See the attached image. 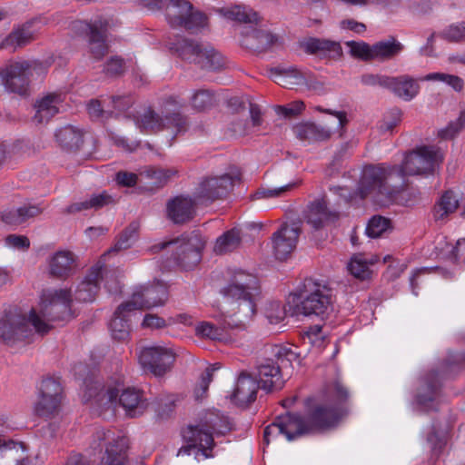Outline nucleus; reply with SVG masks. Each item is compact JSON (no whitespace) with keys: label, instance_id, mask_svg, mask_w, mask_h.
<instances>
[{"label":"nucleus","instance_id":"1","mask_svg":"<svg viewBox=\"0 0 465 465\" xmlns=\"http://www.w3.org/2000/svg\"><path fill=\"white\" fill-rule=\"evenodd\" d=\"M72 295L66 289L48 291L42 296L41 315L32 309L28 318L17 312H8L0 319V339L7 345L30 341L35 331L45 334L51 326L45 322H65L72 319Z\"/></svg>","mask_w":465,"mask_h":465},{"label":"nucleus","instance_id":"2","mask_svg":"<svg viewBox=\"0 0 465 465\" xmlns=\"http://www.w3.org/2000/svg\"><path fill=\"white\" fill-rule=\"evenodd\" d=\"M84 385L83 400L101 410L120 406L128 417L136 418L149 406L143 391L134 387L125 388L121 378L111 379L105 384L98 380H86Z\"/></svg>","mask_w":465,"mask_h":465},{"label":"nucleus","instance_id":"3","mask_svg":"<svg viewBox=\"0 0 465 465\" xmlns=\"http://www.w3.org/2000/svg\"><path fill=\"white\" fill-rule=\"evenodd\" d=\"M223 293L226 301L222 312L230 328L244 330L245 324L256 312V298L260 294V282L256 275L242 270L233 272Z\"/></svg>","mask_w":465,"mask_h":465},{"label":"nucleus","instance_id":"4","mask_svg":"<svg viewBox=\"0 0 465 465\" xmlns=\"http://www.w3.org/2000/svg\"><path fill=\"white\" fill-rule=\"evenodd\" d=\"M398 172H401L397 164L378 163L365 165L358 182L356 193L361 199L371 198L379 204L392 203L404 190L402 183L398 180Z\"/></svg>","mask_w":465,"mask_h":465},{"label":"nucleus","instance_id":"5","mask_svg":"<svg viewBox=\"0 0 465 465\" xmlns=\"http://www.w3.org/2000/svg\"><path fill=\"white\" fill-rule=\"evenodd\" d=\"M228 430L225 420L216 414L205 415L195 426H189L183 433L187 445L183 446L177 453L190 455L193 450L197 449L206 459L213 457L212 450L214 446L213 435H223Z\"/></svg>","mask_w":465,"mask_h":465},{"label":"nucleus","instance_id":"6","mask_svg":"<svg viewBox=\"0 0 465 465\" xmlns=\"http://www.w3.org/2000/svg\"><path fill=\"white\" fill-rule=\"evenodd\" d=\"M144 6L150 10L164 9L165 17L173 28H184L196 34L208 26L207 15L193 8L188 0H142Z\"/></svg>","mask_w":465,"mask_h":465},{"label":"nucleus","instance_id":"7","mask_svg":"<svg viewBox=\"0 0 465 465\" xmlns=\"http://www.w3.org/2000/svg\"><path fill=\"white\" fill-rule=\"evenodd\" d=\"M167 45L182 60L201 69L217 72L226 65L225 57L210 44L179 36L169 41Z\"/></svg>","mask_w":465,"mask_h":465},{"label":"nucleus","instance_id":"8","mask_svg":"<svg viewBox=\"0 0 465 465\" xmlns=\"http://www.w3.org/2000/svg\"><path fill=\"white\" fill-rule=\"evenodd\" d=\"M204 245L202 234L193 231L174 240L155 244L152 250L156 252L167 249L171 252L170 259L174 265L183 270H191L201 262Z\"/></svg>","mask_w":465,"mask_h":465},{"label":"nucleus","instance_id":"9","mask_svg":"<svg viewBox=\"0 0 465 465\" xmlns=\"http://www.w3.org/2000/svg\"><path fill=\"white\" fill-rule=\"evenodd\" d=\"M443 160V155L439 147L435 145L419 146L405 154L401 164L398 168V180L406 187V176L433 174L436 168Z\"/></svg>","mask_w":465,"mask_h":465},{"label":"nucleus","instance_id":"10","mask_svg":"<svg viewBox=\"0 0 465 465\" xmlns=\"http://www.w3.org/2000/svg\"><path fill=\"white\" fill-rule=\"evenodd\" d=\"M296 312L305 316L324 315L331 307V290L312 278H307L294 294Z\"/></svg>","mask_w":465,"mask_h":465},{"label":"nucleus","instance_id":"11","mask_svg":"<svg viewBox=\"0 0 465 465\" xmlns=\"http://www.w3.org/2000/svg\"><path fill=\"white\" fill-rule=\"evenodd\" d=\"M110 430L103 429L98 430L94 434V443L97 447H101L102 441H108L105 446V451L101 458L99 465H124L126 460V451L128 449L129 440L124 436L111 437ZM65 465H93L91 461L80 453L71 454Z\"/></svg>","mask_w":465,"mask_h":465},{"label":"nucleus","instance_id":"12","mask_svg":"<svg viewBox=\"0 0 465 465\" xmlns=\"http://www.w3.org/2000/svg\"><path fill=\"white\" fill-rule=\"evenodd\" d=\"M347 413L343 407L327 403L307 404L304 414L310 434L322 432L335 427L341 417Z\"/></svg>","mask_w":465,"mask_h":465},{"label":"nucleus","instance_id":"13","mask_svg":"<svg viewBox=\"0 0 465 465\" xmlns=\"http://www.w3.org/2000/svg\"><path fill=\"white\" fill-rule=\"evenodd\" d=\"M239 180V174L223 173L219 176H206L199 183L193 195L199 203L208 205L226 196L232 189L234 183Z\"/></svg>","mask_w":465,"mask_h":465},{"label":"nucleus","instance_id":"14","mask_svg":"<svg viewBox=\"0 0 465 465\" xmlns=\"http://www.w3.org/2000/svg\"><path fill=\"white\" fill-rule=\"evenodd\" d=\"M142 368L156 377H162L171 371L175 361V353L163 346L143 348L138 354Z\"/></svg>","mask_w":465,"mask_h":465},{"label":"nucleus","instance_id":"15","mask_svg":"<svg viewBox=\"0 0 465 465\" xmlns=\"http://www.w3.org/2000/svg\"><path fill=\"white\" fill-rule=\"evenodd\" d=\"M38 64L27 61L15 62L7 65L1 73L3 83L10 92L25 95L28 91L30 77Z\"/></svg>","mask_w":465,"mask_h":465},{"label":"nucleus","instance_id":"16","mask_svg":"<svg viewBox=\"0 0 465 465\" xmlns=\"http://www.w3.org/2000/svg\"><path fill=\"white\" fill-rule=\"evenodd\" d=\"M167 297V288L163 283L139 286L133 292L130 300L122 303L121 310L132 307L135 311H140L161 306L164 304Z\"/></svg>","mask_w":465,"mask_h":465},{"label":"nucleus","instance_id":"17","mask_svg":"<svg viewBox=\"0 0 465 465\" xmlns=\"http://www.w3.org/2000/svg\"><path fill=\"white\" fill-rule=\"evenodd\" d=\"M108 25V21L102 18L95 20L93 24L84 21H75L72 24L73 29L89 35L90 52L96 60H101L108 53L109 46L105 35Z\"/></svg>","mask_w":465,"mask_h":465},{"label":"nucleus","instance_id":"18","mask_svg":"<svg viewBox=\"0 0 465 465\" xmlns=\"http://www.w3.org/2000/svg\"><path fill=\"white\" fill-rule=\"evenodd\" d=\"M262 355L263 357L258 361L256 366L261 389L267 392L282 390L285 381L279 361L275 360L274 356L265 354L264 350Z\"/></svg>","mask_w":465,"mask_h":465},{"label":"nucleus","instance_id":"19","mask_svg":"<svg viewBox=\"0 0 465 465\" xmlns=\"http://www.w3.org/2000/svg\"><path fill=\"white\" fill-rule=\"evenodd\" d=\"M199 204L194 195L193 197L183 194L175 196L166 203L167 218L175 224L186 223L193 219Z\"/></svg>","mask_w":465,"mask_h":465},{"label":"nucleus","instance_id":"20","mask_svg":"<svg viewBox=\"0 0 465 465\" xmlns=\"http://www.w3.org/2000/svg\"><path fill=\"white\" fill-rule=\"evenodd\" d=\"M272 76H274V82L285 88H293L294 86L306 85L311 87L314 82V76L309 70L298 68L297 66L289 67H272L270 69Z\"/></svg>","mask_w":465,"mask_h":465},{"label":"nucleus","instance_id":"21","mask_svg":"<svg viewBox=\"0 0 465 465\" xmlns=\"http://www.w3.org/2000/svg\"><path fill=\"white\" fill-rule=\"evenodd\" d=\"M301 232L298 223L283 224L272 235L273 250L276 259L283 261L292 253Z\"/></svg>","mask_w":465,"mask_h":465},{"label":"nucleus","instance_id":"22","mask_svg":"<svg viewBox=\"0 0 465 465\" xmlns=\"http://www.w3.org/2000/svg\"><path fill=\"white\" fill-rule=\"evenodd\" d=\"M104 265L98 262L94 265L84 280L79 283L74 292L78 302H91L95 299L99 291V283L103 276Z\"/></svg>","mask_w":465,"mask_h":465},{"label":"nucleus","instance_id":"23","mask_svg":"<svg viewBox=\"0 0 465 465\" xmlns=\"http://www.w3.org/2000/svg\"><path fill=\"white\" fill-rule=\"evenodd\" d=\"M339 217L340 213L336 211L329 210L323 200H316L311 203L307 207L305 214L307 223L315 230L336 222Z\"/></svg>","mask_w":465,"mask_h":465},{"label":"nucleus","instance_id":"24","mask_svg":"<svg viewBox=\"0 0 465 465\" xmlns=\"http://www.w3.org/2000/svg\"><path fill=\"white\" fill-rule=\"evenodd\" d=\"M278 37L271 32L262 28H250L242 33L241 45L253 52H263L274 45Z\"/></svg>","mask_w":465,"mask_h":465},{"label":"nucleus","instance_id":"25","mask_svg":"<svg viewBox=\"0 0 465 465\" xmlns=\"http://www.w3.org/2000/svg\"><path fill=\"white\" fill-rule=\"evenodd\" d=\"M260 387L256 380L251 375L242 372L237 380L232 396L233 401L241 407L248 406L256 400L257 391Z\"/></svg>","mask_w":465,"mask_h":465},{"label":"nucleus","instance_id":"26","mask_svg":"<svg viewBox=\"0 0 465 465\" xmlns=\"http://www.w3.org/2000/svg\"><path fill=\"white\" fill-rule=\"evenodd\" d=\"M75 255L70 251H58L49 261V272L52 276L64 279L76 270Z\"/></svg>","mask_w":465,"mask_h":465},{"label":"nucleus","instance_id":"27","mask_svg":"<svg viewBox=\"0 0 465 465\" xmlns=\"http://www.w3.org/2000/svg\"><path fill=\"white\" fill-rule=\"evenodd\" d=\"M292 130L298 139L308 143L325 142L328 141L332 134L331 127L323 126L313 122L297 124L293 126Z\"/></svg>","mask_w":465,"mask_h":465},{"label":"nucleus","instance_id":"28","mask_svg":"<svg viewBox=\"0 0 465 465\" xmlns=\"http://www.w3.org/2000/svg\"><path fill=\"white\" fill-rule=\"evenodd\" d=\"M300 47L307 54L320 56L337 57L341 54L339 43L315 37L305 38L301 41Z\"/></svg>","mask_w":465,"mask_h":465},{"label":"nucleus","instance_id":"29","mask_svg":"<svg viewBox=\"0 0 465 465\" xmlns=\"http://www.w3.org/2000/svg\"><path fill=\"white\" fill-rule=\"evenodd\" d=\"M64 95L62 93H50L37 101L34 119L39 123L48 122L59 113V106L64 103Z\"/></svg>","mask_w":465,"mask_h":465},{"label":"nucleus","instance_id":"30","mask_svg":"<svg viewBox=\"0 0 465 465\" xmlns=\"http://www.w3.org/2000/svg\"><path fill=\"white\" fill-rule=\"evenodd\" d=\"M460 202L456 193L448 190L445 191L435 202L432 209L433 220L440 224H444L459 208Z\"/></svg>","mask_w":465,"mask_h":465},{"label":"nucleus","instance_id":"31","mask_svg":"<svg viewBox=\"0 0 465 465\" xmlns=\"http://www.w3.org/2000/svg\"><path fill=\"white\" fill-rule=\"evenodd\" d=\"M279 419L283 429V435L288 440L310 434L304 415L288 411L280 415Z\"/></svg>","mask_w":465,"mask_h":465},{"label":"nucleus","instance_id":"32","mask_svg":"<svg viewBox=\"0 0 465 465\" xmlns=\"http://www.w3.org/2000/svg\"><path fill=\"white\" fill-rule=\"evenodd\" d=\"M35 23V20H31L14 29L3 41L2 47L15 50L31 42L37 32L33 28Z\"/></svg>","mask_w":465,"mask_h":465},{"label":"nucleus","instance_id":"33","mask_svg":"<svg viewBox=\"0 0 465 465\" xmlns=\"http://www.w3.org/2000/svg\"><path fill=\"white\" fill-rule=\"evenodd\" d=\"M440 377L437 371H430L425 377L424 392H419L417 402L426 411L433 410L432 403L435 401L440 389Z\"/></svg>","mask_w":465,"mask_h":465},{"label":"nucleus","instance_id":"34","mask_svg":"<svg viewBox=\"0 0 465 465\" xmlns=\"http://www.w3.org/2000/svg\"><path fill=\"white\" fill-rule=\"evenodd\" d=\"M386 88L405 101H410L417 95L420 87L409 75H400L390 76Z\"/></svg>","mask_w":465,"mask_h":465},{"label":"nucleus","instance_id":"35","mask_svg":"<svg viewBox=\"0 0 465 465\" xmlns=\"http://www.w3.org/2000/svg\"><path fill=\"white\" fill-rule=\"evenodd\" d=\"M122 303L117 307L109 323L112 337L117 341H125L130 333L129 314L134 312L132 307L121 310Z\"/></svg>","mask_w":465,"mask_h":465},{"label":"nucleus","instance_id":"36","mask_svg":"<svg viewBox=\"0 0 465 465\" xmlns=\"http://www.w3.org/2000/svg\"><path fill=\"white\" fill-rule=\"evenodd\" d=\"M133 119L135 125L143 132L155 134L163 131V116L151 107H146L137 114H133Z\"/></svg>","mask_w":465,"mask_h":465},{"label":"nucleus","instance_id":"37","mask_svg":"<svg viewBox=\"0 0 465 465\" xmlns=\"http://www.w3.org/2000/svg\"><path fill=\"white\" fill-rule=\"evenodd\" d=\"M117 198L104 191L101 193L92 195L88 200L70 204L67 206L65 212L67 213H74L89 209L99 210L104 206L114 205L117 203Z\"/></svg>","mask_w":465,"mask_h":465},{"label":"nucleus","instance_id":"38","mask_svg":"<svg viewBox=\"0 0 465 465\" xmlns=\"http://www.w3.org/2000/svg\"><path fill=\"white\" fill-rule=\"evenodd\" d=\"M56 142L66 151H76L84 143L83 132L73 125H66L55 133Z\"/></svg>","mask_w":465,"mask_h":465},{"label":"nucleus","instance_id":"39","mask_svg":"<svg viewBox=\"0 0 465 465\" xmlns=\"http://www.w3.org/2000/svg\"><path fill=\"white\" fill-rule=\"evenodd\" d=\"M265 354L274 356L275 360L279 361L282 368L285 367V363L292 362L301 363L300 353L293 351L291 347L282 346L278 344H266L264 346Z\"/></svg>","mask_w":465,"mask_h":465},{"label":"nucleus","instance_id":"40","mask_svg":"<svg viewBox=\"0 0 465 465\" xmlns=\"http://www.w3.org/2000/svg\"><path fill=\"white\" fill-rule=\"evenodd\" d=\"M215 93L211 89H198L190 98L191 107L196 112H207L217 104Z\"/></svg>","mask_w":465,"mask_h":465},{"label":"nucleus","instance_id":"41","mask_svg":"<svg viewBox=\"0 0 465 465\" xmlns=\"http://www.w3.org/2000/svg\"><path fill=\"white\" fill-rule=\"evenodd\" d=\"M240 244V231L237 229H231L217 238L213 251L216 254H225L236 250Z\"/></svg>","mask_w":465,"mask_h":465},{"label":"nucleus","instance_id":"42","mask_svg":"<svg viewBox=\"0 0 465 465\" xmlns=\"http://www.w3.org/2000/svg\"><path fill=\"white\" fill-rule=\"evenodd\" d=\"M403 46L401 43L391 38L388 41H381L371 45V60H388L397 55Z\"/></svg>","mask_w":465,"mask_h":465},{"label":"nucleus","instance_id":"43","mask_svg":"<svg viewBox=\"0 0 465 465\" xmlns=\"http://www.w3.org/2000/svg\"><path fill=\"white\" fill-rule=\"evenodd\" d=\"M225 320L232 321V319L226 318L224 316V327L223 328H219V327L215 326L214 324L208 322H202L196 325L195 334L202 338L225 342L228 341V337L225 332V328L227 327L228 329H231L226 324Z\"/></svg>","mask_w":465,"mask_h":465},{"label":"nucleus","instance_id":"44","mask_svg":"<svg viewBox=\"0 0 465 465\" xmlns=\"http://www.w3.org/2000/svg\"><path fill=\"white\" fill-rule=\"evenodd\" d=\"M163 130H171L174 135L187 132L189 127L188 118L180 112H163Z\"/></svg>","mask_w":465,"mask_h":465},{"label":"nucleus","instance_id":"45","mask_svg":"<svg viewBox=\"0 0 465 465\" xmlns=\"http://www.w3.org/2000/svg\"><path fill=\"white\" fill-rule=\"evenodd\" d=\"M61 401L58 398L38 396L35 404L34 411L35 415L43 418H52L58 413Z\"/></svg>","mask_w":465,"mask_h":465},{"label":"nucleus","instance_id":"46","mask_svg":"<svg viewBox=\"0 0 465 465\" xmlns=\"http://www.w3.org/2000/svg\"><path fill=\"white\" fill-rule=\"evenodd\" d=\"M138 224L132 223L119 235L114 247L108 252H119L130 248L138 237Z\"/></svg>","mask_w":465,"mask_h":465},{"label":"nucleus","instance_id":"47","mask_svg":"<svg viewBox=\"0 0 465 465\" xmlns=\"http://www.w3.org/2000/svg\"><path fill=\"white\" fill-rule=\"evenodd\" d=\"M442 256L448 262L465 265V238L459 239L455 244H446Z\"/></svg>","mask_w":465,"mask_h":465},{"label":"nucleus","instance_id":"48","mask_svg":"<svg viewBox=\"0 0 465 465\" xmlns=\"http://www.w3.org/2000/svg\"><path fill=\"white\" fill-rule=\"evenodd\" d=\"M375 262L376 260L367 262L361 255H355L351 258L348 269L354 277L365 280L371 275L370 265L373 264Z\"/></svg>","mask_w":465,"mask_h":465},{"label":"nucleus","instance_id":"49","mask_svg":"<svg viewBox=\"0 0 465 465\" xmlns=\"http://www.w3.org/2000/svg\"><path fill=\"white\" fill-rule=\"evenodd\" d=\"M391 229V220L381 215H374L368 223L366 233L369 237L378 238Z\"/></svg>","mask_w":465,"mask_h":465},{"label":"nucleus","instance_id":"50","mask_svg":"<svg viewBox=\"0 0 465 465\" xmlns=\"http://www.w3.org/2000/svg\"><path fill=\"white\" fill-rule=\"evenodd\" d=\"M225 15L241 23H257L259 16L256 12L247 6L235 5L227 10Z\"/></svg>","mask_w":465,"mask_h":465},{"label":"nucleus","instance_id":"51","mask_svg":"<svg viewBox=\"0 0 465 465\" xmlns=\"http://www.w3.org/2000/svg\"><path fill=\"white\" fill-rule=\"evenodd\" d=\"M219 368V364L216 363L212 367H208L204 372L202 373L200 381L194 389V397L196 401H203L207 396L209 385L213 381V371Z\"/></svg>","mask_w":465,"mask_h":465},{"label":"nucleus","instance_id":"52","mask_svg":"<svg viewBox=\"0 0 465 465\" xmlns=\"http://www.w3.org/2000/svg\"><path fill=\"white\" fill-rule=\"evenodd\" d=\"M175 409V399L172 395L160 396L154 402V411L162 419H168L173 413Z\"/></svg>","mask_w":465,"mask_h":465},{"label":"nucleus","instance_id":"53","mask_svg":"<svg viewBox=\"0 0 465 465\" xmlns=\"http://www.w3.org/2000/svg\"><path fill=\"white\" fill-rule=\"evenodd\" d=\"M114 115L124 114L126 117H133L128 112L134 104V98L131 94L115 95L111 97Z\"/></svg>","mask_w":465,"mask_h":465},{"label":"nucleus","instance_id":"54","mask_svg":"<svg viewBox=\"0 0 465 465\" xmlns=\"http://www.w3.org/2000/svg\"><path fill=\"white\" fill-rule=\"evenodd\" d=\"M296 186L295 183H291L285 184L283 186H280L273 189L269 188H259L252 196L254 200L261 199H271V198H279L282 197L286 194V193L290 192Z\"/></svg>","mask_w":465,"mask_h":465},{"label":"nucleus","instance_id":"55","mask_svg":"<svg viewBox=\"0 0 465 465\" xmlns=\"http://www.w3.org/2000/svg\"><path fill=\"white\" fill-rule=\"evenodd\" d=\"M448 42H460L465 39V22L451 24L438 34Z\"/></svg>","mask_w":465,"mask_h":465},{"label":"nucleus","instance_id":"56","mask_svg":"<svg viewBox=\"0 0 465 465\" xmlns=\"http://www.w3.org/2000/svg\"><path fill=\"white\" fill-rule=\"evenodd\" d=\"M465 127V109L456 121L450 122L445 128L438 131V136L444 140L454 138Z\"/></svg>","mask_w":465,"mask_h":465},{"label":"nucleus","instance_id":"57","mask_svg":"<svg viewBox=\"0 0 465 465\" xmlns=\"http://www.w3.org/2000/svg\"><path fill=\"white\" fill-rule=\"evenodd\" d=\"M62 386L53 378H46L41 381L38 396L58 398L62 401Z\"/></svg>","mask_w":465,"mask_h":465},{"label":"nucleus","instance_id":"58","mask_svg":"<svg viewBox=\"0 0 465 465\" xmlns=\"http://www.w3.org/2000/svg\"><path fill=\"white\" fill-rule=\"evenodd\" d=\"M86 109L89 116L93 120H104L114 116V112L110 109L104 110L101 102L97 99H92L88 102Z\"/></svg>","mask_w":465,"mask_h":465},{"label":"nucleus","instance_id":"59","mask_svg":"<svg viewBox=\"0 0 465 465\" xmlns=\"http://www.w3.org/2000/svg\"><path fill=\"white\" fill-rule=\"evenodd\" d=\"M346 45L350 48V53L352 56L365 61L371 60V45L365 42L355 41H349Z\"/></svg>","mask_w":465,"mask_h":465},{"label":"nucleus","instance_id":"60","mask_svg":"<svg viewBox=\"0 0 465 465\" xmlns=\"http://www.w3.org/2000/svg\"><path fill=\"white\" fill-rule=\"evenodd\" d=\"M402 113L399 108H391L383 117L381 123V130L391 132L401 121Z\"/></svg>","mask_w":465,"mask_h":465},{"label":"nucleus","instance_id":"61","mask_svg":"<svg viewBox=\"0 0 465 465\" xmlns=\"http://www.w3.org/2000/svg\"><path fill=\"white\" fill-rule=\"evenodd\" d=\"M427 442L430 450V460L435 461L445 447V440L433 430L428 435Z\"/></svg>","mask_w":465,"mask_h":465},{"label":"nucleus","instance_id":"62","mask_svg":"<svg viewBox=\"0 0 465 465\" xmlns=\"http://www.w3.org/2000/svg\"><path fill=\"white\" fill-rule=\"evenodd\" d=\"M327 392L339 403H345L350 396L348 389L340 381H334L331 383L328 386Z\"/></svg>","mask_w":465,"mask_h":465},{"label":"nucleus","instance_id":"63","mask_svg":"<svg viewBox=\"0 0 465 465\" xmlns=\"http://www.w3.org/2000/svg\"><path fill=\"white\" fill-rule=\"evenodd\" d=\"M176 171L173 169H151L147 172V176L155 180L153 184L156 187H161L167 183V181L176 174Z\"/></svg>","mask_w":465,"mask_h":465},{"label":"nucleus","instance_id":"64","mask_svg":"<svg viewBox=\"0 0 465 465\" xmlns=\"http://www.w3.org/2000/svg\"><path fill=\"white\" fill-rule=\"evenodd\" d=\"M266 317L271 324H277L286 317V312L280 302H272L266 309Z\"/></svg>","mask_w":465,"mask_h":465}]
</instances>
